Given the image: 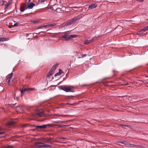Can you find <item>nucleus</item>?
Masks as SVG:
<instances>
[{
	"mask_svg": "<svg viewBox=\"0 0 148 148\" xmlns=\"http://www.w3.org/2000/svg\"><path fill=\"white\" fill-rule=\"evenodd\" d=\"M53 74L49 72L47 74V77H50Z\"/></svg>",
	"mask_w": 148,
	"mask_h": 148,
	"instance_id": "24",
	"label": "nucleus"
},
{
	"mask_svg": "<svg viewBox=\"0 0 148 148\" xmlns=\"http://www.w3.org/2000/svg\"><path fill=\"white\" fill-rule=\"evenodd\" d=\"M97 38H98V37H93L91 40H90L91 42H92L94 40H96Z\"/></svg>",
	"mask_w": 148,
	"mask_h": 148,
	"instance_id": "21",
	"label": "nucleus"
},
{
	"mask_svg": "<svg viewBox=\"0 0 148 148\" xmlns=\"http://www.w3.org/2000/svg\"><path fill=\"white\" fill-rule=\"evenodd\" d=\"M54 126H58L59 127H63V125H54Z\"/></svg>",
	"mask_w": 148,
	"mask_h": 148,
	"instance_id": "25",
	"label": "nucleus"
},
{
	"mask_svg": "<svg viewBox=\"0 0 148 148\" xmlns=\"http://www.w3.org/2000/svg\"><path fill=\"white\" fill-rule=\"evenodd\" d=\"M9 6V4L8 3L6 4L5 5V9H6V8H7Z\"/></svg>",
	"mask_w": 148,
	"mask_h": 148,
	"instance_id": "28",
	"label": "nucleus"
},
{
	"mask_svg": "<svg viewBox=\"0 0 148 148\" xmlns=\"http://www.w3.org/2000/svg\"><path fill=\"white\" fill-rule=\"evenodd\" d=\"M46 32L45 31H41L39 32L38 33V34H39L40 33H45Z\"/></svg>",
	"mask_w": 148,
	"mask_h": 148,
	"instance_id": "37",
	"label": "nucleus"
},
{
	"mask_svg": "<svg viewBox=\"0 0 148 148\" xmlns=\"http://www.w3.org/2000/svg\"><path fill=\"white\" fill-rule=\"evenodd\" d=\"M81 58V57H79L78 58Z\"/></svg>",
	"mask_w": 148,
	"mask_h": 148,
	"instance_id": "53",
	"label": "nucleus"
},
{
	"mask_svg": "<svg viewBox=\"0 0 148 148\" xmlns=\"http://www.w3.org/2000/svg\"><path fill=\"white\" fill-rule=\"evenodd\" d=\"M44 143H38L37 144V145L39 148H43Z\"/></svg>",
	"mask_w": 148,
	"mask_h": 148,
	"instance_id": "9",
	"label": "nucleus"
},
{
	"mask_svg": "<svg viewBox=\"0 0 148 148\" xmlns=\"http://www.w3.org/2000/svg\"><path fill=\"white\" fill-rule=\"evenodd\" d=\"M45 114L42 110H37L33 114V116L36 117H42Z\"/></svg>",
	"mask_w": 148,
	"mask_h": 148,
	"instance_id": "2",
	"label": "nucleus"
},
{
	"mask_svg": "<svg viewBox=\"0 0 148 148\" xmlns=\"http://www.w3.org/2000/svg\"><path fill=\"white\" fill-rule=\"evenodd\" d=\"M31 130L33 131H35L36 130V128H35V129H32Z\"/></svg>",
	"mask_w": 148,
	"mask_h": 148,
	"instance_id": "43",
	"label": "nucleus"
},
{
	"mask_svg": "<svg viewBox=\"0 0 148 148\" xmlns=\"http://www.w3.org/2000/svg\"><path fill=\"white\" fill-rule=\"evenodd\" d=\"M60 89L65 91L66 92H74V91L73 90V89H71V88L66 87L65 86H60Z\"/></svg>",
	"mask_w": 148,
	"mask_h": 148,
	"instance_id": "5",
	"label": "nucleus"
},
{
	"mask_svg": "<svg viewBox=\"0 0 148 148\" xmlns=\"http://www.w3.org/2000/svg\"><path fill=\"white\" fill-rule=\"evenodd\" d=\"M137 1H140L141 2H143L144 0H136Z\"/></svg>",
	"mask_w": 148,
	"mask_h": 148,
	"instance_id": "42",
	"label": "nucleus"
},
{
	"mask_svg": "<svg viewBox=\"0 0 148 148\" xmlns=\"http://www.w3.org/2000/svg\"><path fill=\"white\" fill-rule=\"evenodd\" d=\"M16 99H18V97H16Z\"/></svg>",
	"mask_w": 148,
	"mask_h": 148,
	"instance_id": "51",
	"label": "nucleus"
},
{
	"mask_svg": "<svg viewBox=\"0 0 148 148\" xmlns=\"http://www.w3.org/2000/svg\"><path fill=\"white\" fill-rule=\"evenodd\" d=\"M121 126H125V127H129L130 126L129 125H121Z\"/></svg>",
	"mask_w": 148,
	"mask_h": 148,
	"instance_id": "29",
	"label": "nucleus"
},
{
	"mask_svg": "<svg viewBox=\"0 0 148 148\" xmlns=\"http://www.w3.org/2000/svg\"><path fill=\"white\" fill-rule=\"evenodd\" d=\"M19 106H17V107H19Z\"/></svg>",
	"mask_w": 148,
	"mask_h": 148,
	"instance_id": "54",
	"label": "nucleus"
},
{
	"mask_svg": "<svg viewBox=\"0 0 148 148\" xmlns=\"http://www.w3.org/2000/svg\"><path fill=\"white\" fill-rule=\"evenodd\" d=\"M123 85H127L128 84V83L125 82L123 83Z\"/></svg>",
	"mask_w": 148,
	"mask_h": 148,
	"instance_id": "35",
	"label": "nucleus"
},
{
	"mask_svg": "<svg viewBox=\"0 0 148 148\" xmlns=\"http://www.w3.org/2000/svg\"><path fill=\"white\" fill-rule=\"evenodd\" d=\"M2 129V128L0 127V130H1Z\"/></svg>",
	"mask_w": 148,
	"mask_h": 148,
	"instance_id": "50",
	"label": "nucleus"
},
{
	"mask_svg": "<svg viewBox=\"0 0 148 148\" xmlns=\"http://www.w3.org/2000/svg\"><path fill=\"white\" fill-rule=\"evenodd\" d=\"M34 125H32L31 126H32V127H35V126H34Z\"/></svg>",
	"mask_w": 148,
	"mask_h": 148,
	"instance_id": "48",
	"label": "nucleus"
},
{
	"mask_svg": "<svg viewBox=\"0 0 148 148\" xmlns=\"http://www.w3.org/2000/svg\"><path fill=\"white\" fill-rule=\"evenodd\" d=\"M60 139H64V138H62H62H60Z\"/></svg>",
	"mask_w": 148,
	"mask_h": 148,
	"instance_id": "47",
	"label": "nucleus"
},
{
	"mask_svg": "<svg viewBox=\"0 0 148 148\" xmlns=\"http://www.w3.org/2000/svg\"><path fill=\"white\" fill-rule=\"evenodd\" d=\"M118 143H121L125 145H128V143H127V142H126V141H118Z\"/></svg>",
	"mask_w": 148,
	"mask_h": 148,
	"instance_id": "14",
	"label": "nucleus"
},
{
	"mask_svg": "<svg viewBox=\"0 0 148 148\" xmlns=\"http://www.w3.org/2000/svg\"><path fill=\"white\" fill-rule=\"evenodd\" d=\"M97 5L95 4H92L89 5L88 8L89 9H92L96 7Z\"/></svg>",
	"mask_w": 148,
	"mask_h": 148,
	"instance_id": "8",
	"label": "nucleus"
},
{
	"mask_svg": "<svg viewBox=\"0 0 148 148\" xmlns=\"http://www.w3.org/2000/svg\"><path fill=\"white\" fill-rule=\"evenodd\" d=\"M10 75H12V72L10 74Z\"/></svg>",
	"mask_w": 148,
	"mask_h": 148,
	"instance_id": "46",
	"label": "nucleus"
},
{
	"mask_svg": "<svg viewBox=\"0 0 148 148\" xmlns=\"http://www.w3.org/2000/svg\"><path fill=\"white\" fill-rule=\"evenodd\" d=\"M7 40L6 38H0V42H3Z\"/></svg>",
	"mask_w": 148,
	"mask_h": 148,
	"instance_id": "18",
	"label": "nucleus"
},
{
	"mask_svg": "<svg viewBox=\"0 0 148 148\" xmlns=\"http://www.w3.org/2000/svg\"><path fill=\"white\" fill-rule=\"evenodd\" d=\"M34 34H37V33H34Z\"/></svg>",
	"mask_w": 148,
	"mask_h": 148,
	"instance_id": "52",
	"label": "nucleus"
},
{
	"mask_svg": "<svg viewBox=\"0 0 148 148\" xmlns=\"http://www.w3.org/2000/svg\"><path fill=\"white\" fill-rule=\"evenodd\" d=\"M65 122V121H60L59 123H64Z\"/></svg>",
	"mask_w": 148,
	"mask_h": 148,
	"instance_id": "40",
	"label": "nucleus"
},
{
	"mask_svg": "<svg viewBox=\"0 0 148 148\" xmlns=\"http://www.w3.org/2000/svg\"><path fill=\"white\" fill-rule=\"evenodd\" d=\"M77 37L75 35H70V33L69 32H66L64 35H63L60 39L62 41L67 40L71 39L73 38H75Z\"/></svg>",
	"mask_w": 148,
	"mask_h": 148,
	"instance_id": "1",
	"label": "nucleus"
},
{
	"mask_svg": "<svg viewBox=\"0 0 148 148\" xmlns=\"http://www.w3.org/2000/svg\"><path fill=\"white\" fill-rule=\"evenodd\" d=\"M5 132H0V135L5 134Z\"/></svg>",
	"mask_w": 148,
	"mask_h": 148,
	"instance_id": "38",
	"label": "nucleus"
},
{
	"mask_svg": "<svg viewBox=\"0 0 148 148\" xmlns=\"http://www.w3.org/2000/svg\"><path fill=\"white\" fill-rule=\"evenodd\" d=\"M130 147H136V145H135L133 144H129L128 143V145Z\"/></svg>",
	"mask_w": 148,
	"mask_h": 148,
	"instance_id": "22",
	"label": "nucleus"
},
{
	"mask_svg": "<svg viewBox=\"0 0 148 148\" xmlns=\"http://www.w3.org/2000/svg\"><path fill=\"white\" fill-rule=\"evenodd\" d=\"M148 30V26L146 27L143 28L141 31H140V33H143L147 30Z\"/></svg>",
	"mask_w": 148,
	"mask_h": 148,
	"instance_id": "12",
	"label": "nucleus"
},
{
	"mask_svg": "<svg viewBox=\"0 0 148 148\" xmlns=\"http://www.w3.org/2000/svg\"><path fill=\"white\" fill-rule=\"evenodd\" d=\"M36 127V129L38 131H40V130L42 129L46 128L47 127H51L52 126V125L49 124H47L41 125H34Z\"/></svg>",
	"mask_w": 148,
	"mask_h": 148,
	"instance_id": "4",
	"label": "nucleus"
},
{
	"mask_svg": "<svg viewBox=\"0 0 148 148\" xmlns=\"http://www.w3.org/2000/svg\"><path fill=\"white\" fill-rule=\"evenodd\" d=\"M136 147H143V146L140 145H136Z\"/></svg>",
	"mask_w": 148,
	"mask_h": 148,
	"instance_id": "31",
	"label": "nucleus"
},
{
	"mask_svg": "<svg viewBox=\"0 0 148 148\" xmlns=\"http://www.w3.org/2000/svg\"><path fill=\"white\" fill-rule=\"evenodd\" d=\"M35 6V4L34 3H32L29 4L27 8L28 9H32L33 8V6Z\"/></svg>",
	"mask_w": 148,
	"mask_h": 148,
	"instance_id": "10",
	"label": "nucleus"
},
{
	"mask_svg": "<svg viewBox=\"0 0 148 148\" xmlns=\"http://www.w3.org/2000/svg\"><path fill=\"white\" fill-rule=\"evenodd\" d=\"M47 28V25H44V26H40L39 27H38L37 28V29H44L45 28Z\"/></svg>",
	"mask_w": 148,
	"mask_h": 148,
	"instance_id": "16",
	"label": "nucleus"
},
{
	"mask_svg": "<svg viewBox=\"0 0 148 148\" xmlns=\"http://www.w3.org/2000/svg\"><path fill=\"white\" fill-rule=\"evenodd\" d=\"M27 8H22V7H21L20 8V11L21 12H24L25 10H27Z\"/></svg>",
	"mask_w": 148,
	"mask_h": 148,
	"instance_id": "20",
	"label": "nucleus"
},
{
	"mask_svg": "<svg viewBox=\"0 0 148 148\" xmlns=\"http://www.w3.org/2000/svg\"><path fill=\"white\" fill-rule=\"evenodd\" d=\"M8 84L9 85H10V81H11V79H8Z\"/></svg>",
	"mask_w": 148,
	"mask_h": 148,
	"instance_id": "30",
	"label": "nucleus"
},
{
	"mask_svg": "<svg viewBox=\"0 0 148 148\" xmlns=\"http://www.w3.org/2000/svg\"><path fill=\"white\" fill-rule=\"evenodd\" d=\"M69 125H63V127H69Z\"/></svg>",
	"mask_w": 148,
	"mask_h": 148,
	"instance_id": "39",
	"label": "nucleus"
},
{
	"mask_svg": "<svg viewBox=\"0 0 148 148\" xmlns=\"http://www.w3.org/2000/svg\"><path fill=\"white\" fill-rule=\"evenodd\" d=\"M91 42L90 41V40H85V42H84V45H86L88 44V43Z\"/></svg>",
	"mask_w": 148,
	"mask_h": 148,
	"instance_id": "17",
	"label": "nucleus"
},
{
	"mask_svg": "<svg viewBox=\"0 0 148 148\" xmlns=\"http://www.w3.org/2000/svg\"><path fill=\"white\" fill-rule=\"evenodd\" d=\"M60 72L61 73V74L63 73V71H62V70L60 69Z\"/></svg>",
	"mask_w": 148,
	"mask_h": 148,
	"instance_id": "44",
	"label": "nucleus"
},
{
	"mask_svg": "<svg viewBox=\"0 0 148 148\" xmlns=\"http://www.w3.org/2000/svg\"><path fill=\"white\" fill-rule=\"evenodd\" d=\"M45 142L46 143H51L53 141L52 138H46L45 139Z\"/></svg>",
	"mask_w": 148,
	"mask_h": 148,
	"instance_id": "7",
	"label": "nucleus"
},
{
	"mask_svg": "<svg viewBox=\"0 0 148 148\" xmlns=\"http://www.w3.org/2000/svg\"><path fill=\"white\" fill-rule=\"evenodd\" d=\"M12 75H9L8 76V79H11V78H12Z\"/></svg>",
	"mask_w": 148,
	"mask_h": 148,
	"instance_id": "32",
	"label": "nucleus"
},
{
	"mask_svg": "<svg viewBox=\"0 0 148 148\" xmlns=\"http://www.w3.org/2000/svg\"><path fill=\"white\" fill-rule=\"evenodd\" d=\"M14 123H15V122L13 121H11V122H9L8 123V125H11L14 124Z\"/></svg>",
	"mask_w": 148,
	"mask_h": 148,
	"instance_id": "23",
	"label": "nucleus"
},
{
	"mask_svg": "<svg viewBox=\"0 0 148 148\" xmlns=\"http://www.w3.org/2000/svg\"><path fill=\"white\" fill-rule=\"evenodd\" d=\"M4 2L3 1V0L0 1V5H3L4 4Z\"/></svg>",
	"mask_w": 148,
	"mask_h": 148,
	"instance_id": "26",
	"label": "nucleus"
},
{
	"mask_svg": "<svg viewBox=\"0 0 148 148\" xmlns=\"http://www.w3.org/2000/svg\"><path fill=\"white\" fill-rule=\"evenodd\" d=\"M9 4V5L11 3L10 1H8V2L7 3Z\"/></svg>",
	"mask_w": 148,
	"mask_h": 148,
	"instance_id": "45",
	"label": "nucleus"
},
{
	"mask_svg": "<svg viewBox=\"0 0 148 148\" xmlns=\"http://www.w3.org/2000/svg\"><path fill=\"white\" fill-rule=\"evenodd\" d=\"M58 66V64H56L55 65L53 66L52 68L51 69L49 72L53 74L56 69Z\"/></svg>",
	"mask_w": 148,
	"mask_h": 148,
	"instance_id": "6",
	"label": "nucleus"
},
{
	"mask_svg": "<svg viewBox=\"0 0 148 148\" xmlns=\"http://www.w3.org/2000/svg\"><path fill=\"white\" fill-rule=\"evenodd\" d=\"M45 0H41L40 2H44L45 1Z\"/></svg>",
	"mask_w": 148,
	"mask_h": 148,
	"instance_id": "41",
	"label": "nucleus"
},
{
	"mask_svg": "<svg viewBox=\"0 0 148 148\" xmlns=\"http://www.w3.org/2000/svg\"><path fill=\"white\" fill-rule=\"evenodd\" d=\"M26 91H28V88L22 89L21 90V97L22 96L23 92Z\"/></svg>",
	"mask_w": 148,
	"mask_h": 148,
	"instance_id": "13",
	"label": "nucleus"
},
{
	"mask_svg": "<svg viewBox=\"0 0 148 148\" xmlns=\"http://www.w3.org/2000/svg\"><path fill=\"white\" fill-rule=\"evenodd\" d=\"M81 18L80 15H78L77 16L73 18L71 20L67 22L65 26H69L71 25L73 23L79 20Z\"/></svg>",
	"mask_w": 148,
	"mask_h": 148,
	"instance_id": "3",
	"label": "nucleus"
},
{
	"mask_svg": "<svg viewBox=\"0 0 148 148\" xmlns=\"http://www.w3.org/2000/svg\"><path fill=\"white\" fill-rule=\"evenodd\" d=\"M87 56V55L86 54H84L82 56V58H84L85 57H86Z\"/></svg>",
	"mask_w": 148,
	"mask_h": 148,
	"instance_id": "34",
	"label": "nucleus"
},
{
	"mask_svg": "<svg viewBox=\"0 0 148 148\" xmlns=\"http://www.w3.org/2000/svg\"><path fill=\"white\" fill-rule=\"evenodd\" d=\"M18 25V23H16L14 24V25H13V26H16Z\"/></svg>",
	"mask_w": 148,
	"mask_h": 148,
	"instance_id": "33",
	"label": "nucleus"
},
{
	"mask_svg": "<svg viewBox=\"0 0 148 148\" xmlns=\"http://www.w3.org/2000/svg\"><path fill=\"white\" fill-rule=\"evenodd\" d=\"M67 104H70V105H72L71 104H69V103H67Z\"/></svg>",
	"mask_w": 148,
	"mask_h": 148,
	"instance_id": "49",
	"label": "nucleus"
},
{
	"mask_svg": "<svg viewBox=\"0 0 148 148\" xmlns=\"http://www.w3.org/2000/svg\"><path fill=\"white\" fill-rule=\"evenodd\" d=\"M34 89H35L33 88H28V91L30 90H33Z\"/></svg>",
	"mask_w": 148,
	"mask_h": 148,
	"instance_id": "36",
	"label": "nucleus"
},
{
	"mask_svg": "<svg viewBox=\"0 0 148 148\" xmlns=\"http://www.w3.org/2000/svg\"><path fill=\"white\" fill-rule=\"evenodd\" d=\"M56 25V23L49 24L46 25L47 27H48V28H50L51 27L54 26Z\"/></svg>",
	"mask_w": 148,
	"mask_h": 148,
	"instance_id": "11",
	"label": "nucleus"
},
{
	"mask_svg": "<svg viewBox=\"0 0 148 148\" xmlns=\"http://www.w3.org/2000/svg\"><path fill=\"white\" fill-rule=\"evenodd\" d=\"M59 70V72H58V73H57L54 76L55 77H56L58 76L61 74V73L60 72V71H61L60 69Z\"/></svg>",
	"mask_w": 148,
	"mask_h": 148,
	"instance_id": "19",
	"label": "nucleus"
},
{
	"mask_svg": "<svg viewBox=\"0 0 148 148\" xmlns=\"http://www.w3.org/2000/svg\"><path fill=\"white\" fill-rule=\"evenodd\" d=\"M51 147V146L44 143V144L43 145V148H50Z\"/></svg>",
	"mask_w": 148,
	"mask_h": 148,
	"instance_id": "15",
	"label": "nucleus"
},
{
	"mask_svg": "<svg viewBox=\"0 0 148 148\" xmlns=\"http://www.w3.org/2000/svg\"><path fill=\"white\" fill-rule=\"evenodd\" d=\"M32 22L34 24H37L38 23V22L37 21L33 20Z\"/></svg>",
	"mask_w": 148,
	"mask_h": 148,
	"instance_id": "27",
	"label": "nucleus"
}]
</instances>
